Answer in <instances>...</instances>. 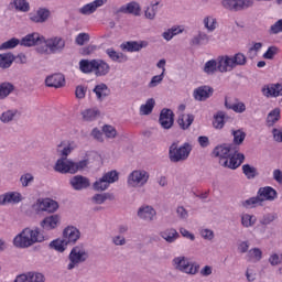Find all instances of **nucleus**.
Wrapping results in <instances>:
<instances>
[{"label": "nucleus", "instance_id": "bb28decb", "mask_svg": "<svg viewBox=\"0 0 282 282\" xmlns=\"http://www.w3.org/2000/svg\"><path fill=\"white\" fill-rule=\"evenodd\" d=\"M217 64H218V66H217L218 72H221L223 74L225 72H231V69H235V64L232 63V57H229V56L218 57Z\"/></svg>", "mask_w": 282, "mask_h": 282}, {"label": "nucleus", "instance_id": "f8f14e48", "mask_svg": "<svg viewBox=\"0 0 282 282\" xmlns=\"http://www.w3.org/2000/svg\"><path fill=\"white\" fill-rule=\"evenodd\" d=\"M231 153H239V148L235 144H221L217 145L213 150L214 158H219V160H228Z\"/></svg>", "mask_w": 282, "mask_h": 282}, {"label": "nucleus", "instance_id": "20e7f679", "mask_svg": "<svg viewBox=\"0 0 282 282\" xmlns=\"http://www.w3.org/2000/svg\"><path fill=\"white\" fill-rule=\"evenodd\" d=\"M192 151L193 147H191L189 143H184L178 147L177 143L174 142L170 145L169 150L170 162H173L174 164H177L178 162H186Z\"/></svg>", "mask_w": 282, "mask_h": 282}, {"label": "nucleus", "instance_id": "6ab92c4d", "mask_svg": "<svg viewBox=\"0 0 282 282\" xmlns=\"http://www.w3.org/2000/svg\"><path fill=\"white\" fill-rule=\"evenodd\" d=\"M46 87H54L55 89H61V87H65V75L61 73H55L50 75L45 79Z\"/></svg>", "mask_w": 282, "mask_h": 282}, {"label": "nucleus", "instance_id": "09e8293b", "mask_svg": "<svg viewBox=\"0 0 282 282\" xmlns=\"http://www.w3.org/2000/svg\"><path fill=\"white\" fill-rule=\"evenodd\" d=\"M241 224L245 226V228H250L253 224H257V217L250 214H245L241 217Z\"/></svg>", "mask_w": 282, "mask_h": 282}, {"label": "nucleus", "instance_id": "ddd939ff", "mask_svg": "<svg viewBox=\"0 0 282 282\" xmlns=\"http://www.w3.org/2000/svg\"><path fill=\"white\" fill-rule=\"evenodd\" d=\"M149 177H150L149 172L144 170H135L129 175L128 183L133 188L138 186H144V184L149 182Z\"/></svg>", "mask_w": 282, "mask_h": 282}, {"label": "nucleus", "instance_id": "9d476101", "mask_svg": "<svg viewBox=\"0 0 282 282\" xmlns=\"http://www.w3.org/2000/svg\"><path fill=\"white\" fill-rule=\"evenodd\" d=\"M173 261L176 270L185 272V274H197L199 272V264H191L186 257H177Z\"/></svg>", "mask_w": 282, "mask_h": 282}, {"label": "nucleus", "instance_id": "a19ab883", "mask_svg": "<svg viewBox=\"0 0 282 282\" xmlns=\"http://www.w3.org/2000/svg\"><path fill=\"white\" fill-rule=\"evenodd\" d=\"M56 151L62 158H66L67 160V155L74 151V148L70 144H67V142L62 141L59 144H57Z\"/></svg>", "mask_w": 282, "mask_h": 282}, {"label": "nucleus", "instance_id": "49530a36", "mask_svg": "<svg viewBox=\"0 0 282 282\" xmlns=\"http://www.w3.org/2000/svg\"><path fill=\"white\" fill-rule=\"evenodd\" d=\"M67 246H69L63 238V240L57 239V240H53L50 243V248H53L54 250H57V252H65V248H67Z\"/></svg>", "mask_w": 282, "mask_h": 282}, {"label": "nucleus", "instance_id": "bf43d9fd", "mask_svg": "<svg viewBox=\"0 0 282 282\" xmlns=\"http://www.w3.org/2000/svg\"><path fill=\"white\" fill-rule=\"evenodd\" d=\"M164 72H166V68H163V72L160 75L152 77L149 87H158V85L164 80Z\"/></svg>", "mask_w": 282, "mask_h": 282}, {"label": "nucleus", "instance_id": "338daca9", "mask_svg": "<svg viewBox=\"0 0 282 282\" xmlns=\"http://www.w3.org/2000/svg\"><path fill=\"white\" fill-rule=\"evenodd\" d=\"M269 263H271V265H281V263H282V253L280 256L276 254V253H273L269 258Z\"/></svg>", "mask_w": 282, "mask_h": 282}, {"label": "nucleus", "instance_id": "4468645a", "mask_svg": "<svg viewBox=\"0 0 282 282\" xmlns=\"http://www.w3.org/2000/svg\"><path fill=\"white\" fill-rule=\"evenodd\" d=\"M173 110L164 108L161 110L159 122L163 129H171L175 122Z\"/></svg>", "mask_w": 282, "mask_h": 282}, {"label": "nucleus", "instance_id": "4d7b16f0", "mask_svg": "<svg viewBox=\"0 0 282 282\" xmlns=\"http://www.w3.org/2000/svg\"><path fill=\"white\" fill-rule=\"evenodd\" d=\"M20 182H21L23 188H25V187L30 186V184H32V182H34V175H32L30 173L23 174L20 177Z\"/></svg>", "mask_w": 282, "mask_h": 282}, {"label": "nucleus", "instance_id": "9b49d317", "mask_svg": "<svg viewBox=\"0 0 282 282\" xmlns=\"http://www.w3.org/2000/svg\"><path fill=\"white\" fill-rule=\"evenodd\" d=\"M33 208L36 213H56L58 210V203L51 198H39Z\"/></svg>", "mask_w": 282, "mask_h": 282}, {"label": "nucleus", "instance_id": "c85d7f7f", "mask_svg": "<svg viewBox=\"0 0 282 282\" xmlns=\"http://www.w3.org/2000/svg\"><path fill=\"white\" fill-rule=\"evenodd\" d=\"M160 237L164 239L167 243H175L180 239V232L176 229L170 228L160 232Z\"/></svg>", "mask_w": 282, "mask_h": 282}, {"label": "nucleus", "instance_id": "2eb2a0df", "mask_svg": "<svg viewBox=\"0 0 282 282\" xmlns=\"http://www.w3.org/2000/svg\"><path fill=\"white\" fill-rule=\"evenodd\" d=\"M45 36L39 33H30L20 41V45L23 47H34V45H43Z\"/></svg>", "mask_w": 282, "mask_h": 282}, {"label": "nucleus", "instance_id": "603ef678", "mask_svg": "<svg viewBox=\"0 0 282 282\" xmlns=\"http://www.w3.org/2000/svg\"><path fill=\"white\" fill-rule=\"evenodd\" d=\"M19 43H21V41H19V39L12 37L11 40L3 42L0 45V50H14V47H17V45H19Z\"/></svg>", "mask_w": 282, "mask_h": 282}, {"label": "nucleus", "instance_id": "0eeeda50", "mask_svg": "<svg viewBox=\"0 0 282 282\" xmlns=\"http://www.w3.org/2000/svg\"><path fill=\"white\" fill-rule=\"evenodd\" d=\"M220 6L229 12H241V10H248L254 6L253 0H221Z\"/></svg>", "mask_w": 282, "mask_h": 282}, {"label": "nucleus", "instance_id": "a18cd8bd", "mask_svg": "<svg viewBox=\"0 0 282 282\" xmlns=\"http://www.w3.org/2000/svg\"><path fill=\"white\" fill-rule=\"evenodd\" d=\"M82 116L83 120H85L86 122H93V120H96V118L100 116V112L98 110L87 109L82 112Z\"/></svg>", "mask_w": 282, "mask_h": 282}, {"label": "nucleus", "instance_id": "f704fd0d", "mask_svg": "<svg viewBox=\"0 0 282 282\" xmlns=\"http://www.w3.org/2000/svg\"><path fill=\"white\" fill-rule=\"evenodd\" d=\"M225 107L226 109H231V111H235V113H243V111H246V104L241 101L231 104L228 101V98L225 99Z\"/></svg>", "mask_w": 282, "mask_h": 282}, {"label": "nucleus", "instance_id": "1a4fd4ad", "mask_svg": "<svg viewBox=\"0 0 282 282\" xmlns=\"http://www.w3.org/2000/svg\"><path fill=\"white\" fill-rule=\"evenodd\" d=\"M243 160H246V155L243 153H231L228 159H219L220 166H224V169H231V171H235L243 164Z\"/></svg>", "mask_w": 282, "mask_h": 282}, {"label": "nucleus", "instance_id": "de8ad7c7", "mask_svg": "<svg viewBox=\"0 0 282 282\" xmlns=\"http://www.w3.org/2000/svg\"><path fill=\"white\" fill-rule=\"evenodd\" d=\"M106 199H113V195L110 193H104L93 196L94 204H105Z\"/></svg>", "mask_w": 282, "mask_h": 282}, {"label": "nucleus", "instance_id": "412c9836", "mask_svg": "<svg viewBox=\"0 0 282 282\" xmlns=\"http://www.w3.org/2000/svg\"><path fill=\"white\" fill-rule=\"evenodd\" d=\"M80 239V230L76 227H66L63 231V240L69 243H76Z\"/></svg>", "mask_w": 282, "mask_h": 282}, {"label": "nucleus", "instance_id": "a878e982", "mask_svg": "<svg viewBox=\"0 0 282 282\" xmlns=\"http://www.w3.org/2000/svg\"><path fill=\"white\" fill-rule=\"evenodd\" d=\"M105 6V0H95L90 3L85 4L79 9L80 14L89 15L94 14L98 8H102Z\"/></svg>", "mask_w": 282, "mask_h": 282}, {"label": "nucleus", "instance_id": "e2e57ef3", "mask_svg": "<svg viewBox=\"0 0 282 282\" xmlns=\"http://www.w3.org/2000/svg\"><path fill=\"white\" fill-rule=\"evenodd\" d=\"M279 52V48L276 46H270L267 52L263 54V58H267L268 61H272L274 56H276V53Z\"/></svg>", "mask_w": 282, "mask_h": 282}, {"label": "nucleus", "instance_id": "052dcab7", "mask_svg": "<svg viewBox=\"0 0 282 282\" xmlns=\"http://www.w3.org/2000/svg\"><path fill=\"white\" fill-rule=\"evenodd\" d=\"M102 131H104L105 135L108 138H116V135H118L116 128H113L112 126H109V124H105L102 127Z\"/></svg>", "mask_w": 282, "mask_h": 282}, {"label": "nucleus", "instance_id": "b1692460", "mask_svg": "<svg viewBox=\"0 0 282 282\" xmlns=\"http://www.w3.org/2000/svg\"><path fill=\"white\" fill-rule=\"evenodd\" d=\"M119 12H122L123 14H133V17H140L142 7H140V3L132 1L127 3V6H122L119 9Z\"/></svg>", "mask_w": 282, "mask_h": 282}, {"label": "nucleus", "instance_id": "3c124183", "mask_svg": "<svg viewBox=\"0 0 282 282\" xmlns=\"http://www.w3.org/2000/svg\"><path fill=\"white\" fill-rule=\"evenodd\" d=\"M218 67V64H217V61L215 59H210L208 61L205 66H204V72L205 74H215V72H217V68Z\"/></svg>", "mask_w": 282, "mask_h": 282}, {"label": "nucleus", "instance_id": "f257e3e1", "mask_svg": "<svg viewBox=\"0 0 282 282\" xmlns=\"http://www.w3.org/2000/svg\"><path fill=\"white\" fill-rule=\"evenodd\" d=\"M42 241H45V236H43L39 227L35 229L24 228L14 237L13 246H15V248H30L34 246V243H42Z\"/></svg>", "mask_w": 282, "mask_h": 282}, {"label": "nucleus", "instance_id": "c756f323", "mask_svg": "<svg viewBox=\"0 0 282 282\" xmlns=\"http://www.w3.org/2000/svg\"><path fill=\"white\" fill-rule=\"evenodd\" d=\"M30 19L33 21V23H45V21L50 19V10L39 9L36 13L30 14Z\"/></svg>", "mask_w": 282, "mask_h": 282}, {"label": "nucleus", "instance_id": "864d4df0", "mask_svg": "<svg viewBox=\"0 0 282 282\" xmlns=\"http://www.w3.org/2000/svg\"><path fill=\"white\" fill-rule=\"evenodd\" d=\"M210 21H212V23H210ZM203 22H204L206 30H208V32H215V30H217V19L207 17L204 19Z\"/></svg>", "mask_w": 282, "mask_h": 282}, {"label": "nucleus", "instance_id": "13d9d810", "mask_svg": "<svg viewBox=\"0 0 282 282\" xmlns=\"http://www.w3.org/2000/svg\"><path fill=\"white\" fill-rule=\"evenodd\" d=\"M106 54H108V56H109V58L111 59V61H115V62H120V59L122 58V56H124V54H122V53H118V52H116V50H113V48H108V50H106Z\"/></svg>", "mask_w": 282, "mask_h": 282}, {"label": "nucleus", "instance_id": "79ce46f5", "mask_svg": "<svg viewBox=\"0 0 282 282\" xmlns=\"http://www.w3.org/2000/svg\"><path fill=\"white\" fill-rule=\"evenodd\" d=\"M225 118H226V112L218 111L216 115H214L213 127L215 129H224V126L226 124V121H224Z\"/></svg>", "mask_w": 282, "mask_h": 282}, {"label": "nucleus", "instance_id": "c9c22d12", "mask_svg": "<svg viewBox=\"0 0 282 282\" xmlns=\"http://www.w3.org/2000/svg\"><path fill=\"white\" fill-rule=\"evenodd\" d=\"M15 58L17 57H14V54L12 53L0 54V67L2 69H8V67H10L12 63H14Z\"/></svg>", "mask_w": 282, "mask_h": 282}, {"label": "nucleus", "instance_id": "8fccbe9b", "mask_svg": "<svg viewBox=\"0 0 282 282\" xmlns=\"http://www.w3.org/2000/svg\"><path fill=\"white\" fill-rule=\"evenodd\" d=\"M192 45H203V43H208V34L199 32L198 35L192 39Z\"/></svg>", "mask_w": 282, "mask_h": 282}, {"label": "nucleus", "instance_id": "c03bdc74", "mask_svg": "<svg viewBox=\"0 0 282 282\" xmlns=\"http://www.w3.org/2000/svg\"><path fill=\"white\" fill-rule=\"evenodd\" d=\"M7 204H19V202L23 200V196L18 192H9L4 194Z\"/></svg>", "mask_w": 282, "mask_h": 282}, {"label": "nucleus", "instance_id": "e433bc0d", "mask_svg": "<svg viewBox=\"0 0 282 282\" xmlns=\"http://www.w3.org/2000/svg\"><path fill=\"white\" fill-rule=\"evenodd\" d=\"M10 6L18 12H30V2L28 0H11Z\"/></svg>", "mask_w": 282, "mask_h": 282}, {"label": "nucleus", "instance_id": "72a5a7b5", "mask_svg": "<svg viewBox=\"0 0 282 282\" xmlns=\"http://www.w3.org/2000/svg\"><path fill=\"white\" fill-rule=\"evenodd\" d=\"M93 91L94 94H96L98 100H102L104 98H107V96H109L110 94V90L107 84L96 85Z\"/></svg>", "mask_w": 282, "mask_h": 282}, {"label": "nucleus", "instance_id": "69168bd1", "mask_svg": "<svg viewBox=\"0 0 282 282\" xmlns=\"http://www.w3.org/2000/svg\"><path fill=\"white\" fill-rule=\"evenodd\" d=\"M87 94V88H85L84 86L79 85L76 87L75 89V96L76 98H78L79 100H83V98H85V95Z\"/></svg>", "mask_w": 282, "mask_h": 282}, {"label": "nucleus", "instance_id": "0e129e2a", "mask_svg": "<svg viewBox=\"0 0 282 282\" xmlns=\"http://www.w3.org/2000/svg\"><path fill=\"white\" fill-rule=\"evenodd\" d=\"M89 42V35L87 33H79L77 36H76V40H75V43L77 45H85V43Z\"/></svg>", "mask_w": 282, "mask_h": 282}, {"label": "nucleus", "instance_id": "a211bd4d", "mask_svg": "<svg viewBox=\"0 0 282 282\" xmlns=\"http://www.w3.org/2000/svg\"><path fill=\"white\" fill-rule=\"evenodd\" d=\"M13 282H45V275L40 272L22 273Z\"/></svg>", "mask_w": 282, "mask_h": 282}, {"label": "nucleus", "instance_id": "37998d69", "mask_svg": "<svg viewBox=\"0 0 282 282\" xmlns=\"http://www.w3.org/2000/svg\"><path fill=\"white\" fill-rule=\"evenodd\" d=\"M242 173L243 175H246L247 180H254V177L259 176V172L257 171V167L250 164L242 165Z\"/></svg>", "mask_w": 282, "mask_h": 282}, {"label": "nucleus", "instance_id": "5fc2aeb1", "mask_svg": "<svg viewBox=\"0 0 282 282\" xmlns=\"http://www.w3.org/2000/svg\"><path fill=\"white\" fill-rule=\"evenodd\" d=\"M231 61L234 63V67H237V65H246L247 63L246 55L242 53H237L234 57H231Z\"/></svg>", "mask_w": 282, "mask_h": 282}, {"label": "nucleus", "instance_id": "ea45409f", "mask_svg": "<svg viewBox=\"0 0 282 282\" xmlns=\"http://www.w3.org/2000/svg\"><path fill=\"white\" fill-rule=\"evenodd\" d=\"M231 133L234 135V147H241L243 140H246V132L242 129H232Z\"/></svg>", "mask_w": 282, "mask_h": 282}, {"label": "nucleus", "instance_id": "6e6552de", "mask_svg": "<svg viewBox=\"0 0 282 282\" xmlns=\"http://www.w3.org/2000/svg\"><path fill=\"white\" fill-rule=\"evenodd\" d=\"M118 180H119L118 172L110 171V172L104 174V176L101 178L96 181L93 184V188H94V191H97V192L107 191V188H109V184H113L115 182H118Z\"/></svg>", "mask_w": 282, "mask_h": 282}, {"label": "nucleus", "instance_id": "680f3d73", "mask_svg": "<svg viewBox=\"0 0 282 282\" xmlns=\"http://www.w3.org/2000/svg\"><path fill=\"white\" fill-rule=\"evenodd\" d=\"M14 116H17V112L8 110L1 115L0 120L1 122H12V120H14Z\"/></svg>", "mask_w": 282, "mask_h": 282}, {"label": "nucleus", "instance_id": "39448f33", "mask_svg": "<svg viewBox=\"0 0 282 282\" xmlns=\"http://www.w3.org/2000/svg\"><path fill=\"white\" fill-rule=\"evenodd\" d=\"M42 45L44 46H39L36 48L37 54H47L48 50L51 52V54H59V52H63V50H65V40H63V37H51L42 41Z\"/></svg>", "mask_w": 282, "mask_h": 282}, {"label": "nucleus", "instance_id": "2f4dec72", "mask_svg": "<svg viewBox=\"0 0 282 282\" xmlns=\"http://www.w3.org/2000/svg\"><path fill=\"white\" fill-rule=\"evenodd\" d=\"M14 91V84L4 82L0 84V100H6Z\"/></svg>", "mask_w": 282, "mask_h": 282}, {"label": "nucleus", "instance_id": "58836bf2", "mask_svg": "<svg viewBox=\"0 0 282 282\" xmlns=\"http://www.w3.org/2000/svg\"><path fill=\"white\" fill-rule=\"evenodd\" d=\"M154 107H155V99H153V98L148 99L144 105H141L140 115L141 116H151Z\"/></svg>", "mask_w": 282, "mask_h": 282}, {"label": "nucleus", "instance_id": "cd10ccee", "mask_svg": "<svg viewBox=\"0 0 282 282\" xmlns=\"http://www.w3.org/2000/svg\"><path fill=\"white\" fill-rule=\"evenodd\" d=\"M110 66L102 59H95V76H107L109 74Z\"/></svg>", "mask_w": 282, "mask_h": 282}, {"label": "nucleus", "instance_id": "393cba45", "mask_svg": "<svg viewBox=\"0 0 282 282\" xmlns=\"http://www.w3.org/2000/svg\"><path fill=\"white\" fill-rule=\"evenodd\" d=\"M61 224V217L58 215H51L45 217L41 223L40 226L44 230H54Z\"/></svg>", "mask_w": 282, "mask_h": 282}, {"label": "nucleus", "instance_id": "5701e85b", "mask_svg": "<svg viewBox=\"0 0 282 282\" xmlns=\"http://www.w3.org/2000/svg\"><path fill=\"white\" fill-rule=\"evenodd\" d=\"M262 94L267 96V98H279V96H282V85L281 84H271L268 86H264L262 88Z\"/></svg>", "mask_w": 282, "mask_h": 282}, {"label": "nucleus", "instance_id": "4c0bfd02", "mask_svg": "<svg viewBox=\"0 0 282 282\" xmlns=\"http://www.w3.org/2000/svg\"><path fill=\"white\" fill-rule=\"evenodd\" d=\"M279 120H281V109L275 108L271 112H269L267 117V124L268 127H274V124H276Z\"/></svg>", "mask_w": 282, "mask_h": 282}, {"label": "nucleus", "instance_id": "6e6d98bb", "mask_svg": "<svg viewBox=\"0 0 282 282\" xmlns=\"http://www.w3.org/2000/svg\"><path fill=\"white\" fill-rule=\"evenodd\" d=\"M274 219H276V214H265L261 217L260 224L261 226H270Z\"/></svg>", "mask_w": 282, "mask_h": 282}, {"label": "nucleus", "instance_id": "f03ea898", "mask_svg": "<svg viewBox=\"0 0 282 282\" xmlns=\"http://www.w3.org/2000/svg\"><path fill=\"white\" fill-rule=\"evenodd\" d=\"M276 199V189L271 186L260 187L258 195L242 202L243 208H256V206H263V202H274Z\"/></svg>", "mask_w": 282, "mask_h": 282}, {"label": "nucleus", "instance_id": "aec40b11", "mask_svg": "<svg viewBox=\"0 0 282 282\" xmlns=\"http://www.w3.org/2000/svg\"><path fill=\"white\" fill-rule=\"evenodd\" d=\"M137 215L139 218L142 219V221H153L158 213L155 212L153 206L143 205L138 209Z\"/></svg>", "mask_w": 282, "mask_h": 282}, {"label": "nucleus", "instance_id": "f3484780", "mask_svg": "<svg viewBox=\"0 0 282 282\" xmlns=\"http://www.w3.org/2000/svg\"><path fill=\"white\" fill-rule=\"evenodd\" d=\"M215 94V89L210 86H199L194 90V99L198 102H204Z\"/></svg>", "mask_w": 282, "mask_h": 282}, {"label": "nucleus", "instance_id": "7ed1b4c3", "mask_svg": "<svg viewBox=\"0 0 282 282\" xmlns=\"http://www.w3.org/2000/svg\"><path fill=\"white\" fill-rule=\"evenodd\" d=\"M88 164V160L74 162L72 160H67V158H61L56 161L54 171H56V173H62L63 175H67V173L70 175H76L78 171H84Z\"/></svg>", "mask_w": 282, "mask_h": 282}, {"label": "nucleus", "instance_id": "774afa93", "mask_svg": "<svg viewBox=\"0 0 282 282\" xmlns=\"http://www.w3.org/2000/svg\"><path fill=\"white\" fill-rule=\"evenodd\" d=\"M271 32L273 34H279L280 32H282V19L271 25Z\"/></svg>", "mask_w": 282, "mask_h": 282}, {"label": "nucleus", "instance_id": "4be33fe9", "mask_svg": "<svg viewBox=\"0 0 282 282\" xmlns=\"http://www.w3.org/2000/svg\"><path fill=\"white\" fill-rule=\"evenodd\" d=\"M148 45H149V42L147 41H141V42L130 41V42L122 43L120 47L123 52H140L142 48L147 47Z\"/></svg>", "mask_w": 282, "mask_h": 282}, {"label": "nucleus", "instance_id": "423d86ee", "mask_svg": "<svg viewBox=\"0 0 282 282\" xmlns=\"http://www.w3.org/2000/svg\"><path fill=\"white\" fill-rule=\"evenodd\" d=\"M69 263L67 265V270H74V268H78L80 263H85L87 259H89V253L87 252V249H85L84 243H79L75 246L68 256Z\"/></svg>", "mask_w": 282, "mask_h": 282}, {"label": "nucleus", "instance_id": "473e14b6", "mask_svg": "<svg viewBox=\"0 0 282 282\" xmlns=\"http://www.w3.org/2000/svg\"><path fill=\"white\" fill-rule=\"evenodd\" d=\"M96 67V59H82L79 62V69L83 72V74H91V72H95Z\"/></svg>", "mask_w": 282, "mask_h": 282}, {"label": "nucleus", "instance_id": "7c9ffc66", "mask_svg": "<svg viewBox=\"0 0 282 282\" xmlns=\"http://www.w3.org/2000/svg\"><path fill=\"white\" fill-rule=\"evenodd\" d=\"M194 121H195V116L193 115H180L177 119V124L178 127H181V129L186 131V129H188Z\"/></svg>", "mask_w": 282, "mask_h": 282}, {"label": "nucleus", "instance_id": "dca6fc26", "mask_svg": "<svg viewBox=\"0 0 282 282\" xmlns=\"http://www.w3.org/2000/svg\"><path fill=\"white\" fill-rule=\"evenodd\" d=\"M69 184L74 191H85L91 186V182L87 178V176L75 175L69 180Z\"/></svg>", "mask_w": 282, "mask_h": 282}]
</instances>
